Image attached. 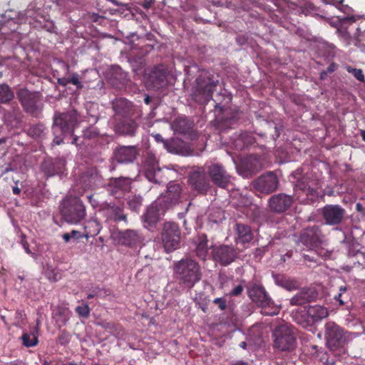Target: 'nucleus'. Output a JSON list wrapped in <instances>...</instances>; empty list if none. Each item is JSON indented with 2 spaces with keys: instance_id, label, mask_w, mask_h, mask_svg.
Masks as SVG:
<instances>
[{
  "instance_id": "obj_3",
  "label": "nucleus",
  "mask_w": 365,
  "mask_h": 365,
  "mask_svg": "<svg viewBox=\"0 0 365 365\" xmlns=\"http://www.w3.org/2000/svg\"><path fill=\"white\" fill-rule=\"evenodd\" d=\"M173 271L179 284L189 289L192 288L201 279L200 264L189 257L175 262Z\"/></svg>"
},
{
  "instance_id": "obj_2",
  "label": "nucleus",
  "mask_w": 365,
  "mask_h": 365,
  "mask_svg": "<svg viewBox=\"0 0 365 365\" xmlns=\"http://www.w3.org/2000/svg\"><path fill=\"white\" fill-rule=\"evenodd\" d=\"M219 83L218 76L210 71H202L195 79L192 88V99L200 105L207 104L212 99L213 92Z\"/></svg>"
},
{
  "instance_id": "obj_58",
  "label": "nucleus",
  "mask_w": 365,
  "mask_h": 365,
  "mask_svg": "<svg viewBox=\"0 0 365 365\" xmlns=\"http://www.w3.org/2000/svg\"><path fill=\"white\" fill-rule=\"evenodd\" d=\"M328 73H327V71H322L320 73V78L322 80H324L327 78Z\"/></svg>"
},
{
  "instance_id": "obj_52",
  "label": "nucleus",
  "mask_w": 365,
  "mask_h": 365,
  "mask_svg": "<svg viewBox=\"0 0 365 365\" xmlns=\"http://www.w3.org/2000/svg\"><path fill=\"white\" fill-rule=\"evenodd\" d=\"M337 68V64L335 63H331L329 65V66L327 68V73H333L334 72Z\"/></svg>"
},
{
  "instance_id": "obj_42",
  "label": "nucleus",
  "mask_w": 365,
  "mask_h": 365,
  "mask_svg": "<svg viewBox=\"0 0 365 365\" xmlns=\"http://www.w3.org/2000/svg\"><path fill=\"white\" fill-rule=\"evenodd\" d=\"M345 68L348 73H351L354 76V78H356L360 82L365 81V77L362 69L355 68L351 67V66H346Z\"/></svg>"
},
{
  "instance_id": "obj_36",
  "label": "nucleus",
  "mask_w": 365,
  "mask_h": 365,
  "mask_svg": "<svg viewBox=\"0 0 365 365\" xmlns=\"http://www.w3.org/2000/svg\"><path fill=\"white\" fill-rule=\"evenodd\" d=\"M308 317L309 316L308 315L307 307L297 309L295 312H293V319L294 322L303 328H307L312 326V322H309L310 319Z\"/></svg>"
},
{
  "instance_id": "obj_24",
  "label": "nucleus",
  "mask_w": 365,
  "mask_h": 365,
  "mask_svg": "<svg viewBox=\"0 0 365 365\" xmlns=\"http://www.w3.org/2000/svg\"><path fill=\"white\" fill-rule=\"evenodd\" d=\"M168 210L162 203L157 204V200L153 202L143 215L144 222L148 226H154L159 220L160 216Z\"/></svg>"
},
{
  "instance_id": "obj_39",
  "label": "nucleus",
  "mask_w": 365,
  "mask_h": 365,
  "mask_svg": "<svg viewBox=\"0 0 365 365\" xmlns=\"http://www.w3.org/2000/svg\"><path fill=\"white\" fill-rule=\"evenodd\" d=\"M4 118L5 120L9 123L14 121H19L21 118V110L17 105L12 108L11 111H7L4 113Z\"/></svg>"
},
{
  "instance_id": "obj_25",
  "label": "nucleus",
  "mask_w": 365,
  "mask_h": 365,
  "mask_svg": "<svg viewBox=\"0 0 365 365\" xmlns=\"http://www.w3.org/2000/svg\"><path fill=\"white\" fill-rule=\"evenodd\" d=\"M119 242L130 247L140 246L143 242V237L137 230H126L118 233Z\"/></svg>"
},
{
  "instance_id": "obj_8",
  "label": "nucleus",
  "mask_w": 365,
  "mask_h": 365,
  "mask_svg": "<svg viewBox=\"0 0 365 365\" xmlns=\"http://www.w3.org/2000/svg\"><path fill=\"white\" fill-rule=\"evenodd\" d=\"M247 294L252 302L264 309L262 312L264 314L273 316L278 314L279 309L272 306L274 302L262 285L250 284L247 286Z\"/></svg>"
},
{
  "instance_id": "obj_31",
  "label": "nucleus",
  "mask_w": 365,
  "mask_h": 365,
  "mask_svg": "<svg viewBox=\"0 0 365 365\" xmlns=\"http://www.w3.org/2000/svg\"><path fill=\"white\" fill-rule=\"evenodd\" d=\"M235 227L237 235L236 242L237 243H249L252 240L253 234L250 226L242 223H237Z\"/></svg>"
},
{
  "instance_id": "obj_63",
  "label": "nucleus",
  "mask_w": 365,
  "mask_h": 365,
  "mask_svg": "<svg viewBox=\"0 0 365 365\" xmlns=\"http://www.w3.org/2000/svg\"><path fill=\"white\" fill-rule=\"evenodd\" d=\"M360 135H361L362 140L365 142V130H361Z\"/></svg>"
},
{
  "instance_id": "obj_20",
  "label": "nucleus",
  "mask_w": 365,
  "mask_h": 365,
  "mask_svg": "<svg viewBox=\"0 0 365 365\" xmlns=\"http://www.w3.org/2000/svg\"><path fill=\"white\" fill-rule=\"evenodd\" d=\"M181 187L179 184L170 182L165 194L157 198V204L162 203L167 209L176 205L180 197Z\"/></svg>"
},
{
  "instance_id": "obj_53",
  "label": "nucleus",
  "mask_w": 365,
  "mask_h": 365,
  "mask_svg": "<svg viewBox=\"0 0 365 365\" xmlns=\"http://www.w3.org/2000/svg\"><path fill=\"white\" fill-rule=\"evenodd\" d=\"M70 235L71 236V238H80L81 237V232L77 230H72L69 232Z\"/></svg>"
},
{
  "instance_id": "obj_14",
  "label": "nucleus",
  "mask_w": 365,
  "mask_h": 365,
  "mask_svg": "<svg viewBox=\"0 0 365 365\" xmlns=\"http://www.w3.org/2000/svg\"><path fill=\"white\" fill-rule=\"evenodd\" d=\"M294 197L285 193H278L272 195L268 200L270 210L277 214L287 211L293 205Z\"/></svg>"
},
{
  "instance_id": "obj_62",
  "label": "nucleus",
  "mask_w": 365,
  "mask_h": 365,
  "mask_svg": "<svg viewBox=\"0 0 365 365\" xmlns=\"http://www.w3.org/2000/svg\"><path fill=\"white\" fill-rule=\"evenodd\" d=\"M144 102L145 104L149 105L151 102V98L149 96H146L144 98Z\"/></svg>"
},
{
  "instance_id": "obj_12",
  "label": "nucleus",
  "mask_w": 365,
  "mask_h": 365,
  "mask_svg": "<svg viewBox=\"0 0 365 365\" xmlns=\"http://www.w3.org/2000/svg\"><path fill=\"white\" fill-rule=\"evenodd\" d=\"M324 240V235L318 226L304 229L299 236V241L309 250L319 247Z\"/></svg>"
},
{
  "instance_id": "obj_35",
  "label": "nucleus",
  "mask_w": 365,
  "mask_h": 365,
  "mask_svg": "<svg viewBox=\"0 0 365 365\" xmlns=\"http://www.w3.org/2000/svg\"><path fill=\"white\" fill-rule=\"evenodd\" d=\"M39 331L38 320L34 331L31 333H24L21 337L22 344L26 347H33L38 344V333Z\"/></svg>"
},
{
  "instance_id": "obj_15",
  "label": "nucleus",
  "mask_w": 365,
  "mask_h": 365,
  "mask_svg": "<svg viewBox=\"0 0 365 365\" xmlns=\"http://www.w3.org/2000/svg\"><path fill=\"white\" fill-rule=\"evenodd\" d=\"M279 181L277 175L272 172H268L259 176L254 181L256 190L265 194L274 192L278 187Z\"/></svg>"
},
{
  "instance_id": "obj_30",
  "label": "nucleus",
  "mask_w": 365,
  "mask_h": 365,
  "mask_svg": "<svg viewBox=\"0 0 365 365\" xmlns=\"http://www.w3.org/2000/svg\"><path fill=\"white\" fill-rule=\"evenodd\" d=\"M195 255L201 260L205 261L209 255L208 239L205 234H200L197 236L195 241Z\"/></svg>"
},
{
  "instance_id": "obj_64",
  "label": "nucleus",
  "mask_w": 365,
  "mask_h": 365,
  "mask_svg": "<svg viewBox=\"0 0 365 365\" xmlns=\"http://www.w3.org/2000/svg\"><path fill=\"white\" fill-rule=\"evenodd\" d=\"M7 141V138H0V145L2 144H5Z\"/></svg>"
},
{
  "instance_id": "obj_57",
  "label": "nucleus",
  "mask_w": 365,
  "mask_h": 365,
  "mask_svg": "<svg viewBox=\"0 0 365 365\" xmlns=\"http://www.w3.org/2000/svg\"><path fill=\"white\" fill-rule=\"evenodd\" d=\"M10 365H25L24 363L21 360H16L11 362Z\"/></svg>"
},
{
  "instance_id": "obj_40",
  "label": "nucleus",
  "mask_w": 365,
  "mask_h": 365,
  "mask_svg": "<svg viewBox=\"0 0 365 365\" xmlns=\"http://www.w3.org/2000/svg\"><path fill=\"white\" fill-rule=\"evenodd\" d=\"M46 128L43 124H36L32 125L28 131V134L34 138H42L45 135Z\"/></svg>"
},
{
  "instance_id": "obj_50",
  "label": "nucleus",
  "mask_w": 365,
  "mask_h": 365,
  "mask_svg": "<svg viewBox=\"0 0 365 365\" xmlns=\"http://www.w3.org/2000/svg\"><path fill=\"white\" fill-rule=\"evenodd\" d=\"M57 83L62 86H66L68 84H71V75L69 77L58 78Z\"/></svg>"
},
{
  "instance_id": "obj_19",
  "label": "nucleus",
  "mask_w": 365,
  "mask_h": 365,
  "mask_svg": "<svg viewBox=\"0 0 365 365\" xmlns=\"http://www.w3.org/2000/svg\"><path fill=\"white\" fill-rule=\"evenodd\" d=\"M168 71L163 66H155L149 73L147 84L154 90H158L168 84Z\"/></svg>"
},
{
  "instance_id": "obj_22",
  "label": "nucleus",
  "mask_w": 365,
  "mask_h": 365,
  "mask_svg": "<svg viewBox=\"0 0 365 365\" xmlns=\"http://www.w3.org/2000/svg\"><path fill=\"white\" fill-rule=\"evenodd\" d=\"M131 181L128 178H111L107 185L108 191L116 198L121 197L122 194L130 189Z\"/></svg>"
},
{
  "instance_id": "obj_28",
  "label": "nucleus",
  "mask_w": 365,
  "mask_h": 365,
  "mask_svg": "<svg viewBox=\"0 0 365 365\" xmlns=\"http://www.w3.org/2000/svg\"><path fill=\"white\" fill-rule=\"evenodd\" d=\"M254 143V138L247 132L235 133L231 138V144L237 150L245 149Z\"/></svg>"
},
{
  "instance_id": "obj_60",
  "label": "nucleus",
  "mask_w": 365,
  "mask_h": 365,
  "mask_svg": "<svg viewBox=\"0 0 365 365\" xmlns=\"http://www.w3.org/2000/svg\"><path fill=\"white\" fill-rule=\"evenodd\" d=\"M155 138L158 142H163V138L160 134L155 135Z\"/></svg>"
},
{
  "instance_id": "obj_1",
  "label": "nucleus",
  "mask_w": 365,
  "mask_h": 365,
  "mask_svg": "<svg viewBox=\"0 0 365 365\" xmlns=\"http://www.w3.org/2000/svg\"><path fill=\"white\" fill-rule=\"evenodd\" d=\"M79 115L76 110L71 109L63 113H56L53 116L52 126L54 135L53 143L56 145H61L63 140L69 137L72 140L71 144L79 145L78 137L73 136L74 130L78 123Z\"/></svg>"
},
{
  "instance_id": "obj_18",
  "label": "nucleus",
  "mask_w": 365,
  "mask_h": 365,
  "mask_svg": "<svg viewBox=\"0 0 365 365\" xmlns=\"http://www.w3.org/2000/svg\"><path fill=\"white\" fill-rule=\"evenodd\" d=\"M346 210L339 205H327L322 210V215L327 225H337L340 224Z\"/></svg>"
},
{
  "instance_id": "obj_34",
  "label": "nucleus",
  "mask_w": 365,
  "mask_h": 365,
  "mask_svg": "<svg viewBox=\"0 0 365 365\" xmlns=\"http://www.w3.org/2000/svg\"><path fill=\"white\" fill-rule=\"evenodd\" d=\"M242 167L247 174L252 175L262 169V163L258 156L251 155L243 163Z\"/></svg>"
},
{
  "instance_id": "obj_6",
  "label": "nucleus",
  "mask_w": 365,
  "mask_h": 365,
  "mask_svg": "<svg viewBox=\"0 0 365 365\" xmlns=\"http://www.w3.org/2000/svg\"><path fill=\"white\" fill-rule=\"evenodd\" d=\"M60 212L66 222L77 224L83 220L86 212L83 202L77 197L68 196L60 205Z\"/></svg>"
},
{
  "instance_id": "obj_55",
  "label": "nucleus",
  "mask_w": 365,
  "mask_h": 365,
  "mask_svg": "<svg viewBox=\"0 0 365 365\" xmlns=\"http://www.w3.org/2000/svg\"><path fill=\"white\" fill-rule=\"evenodd\" d=\"M62 237L66 242H68L71 239V236L70 235L69 232L64 233Z\"/></svg>"
},
{
  "instance_id": "obj_43",
  "label": "nucleus",
  "mask_w": 365,
  "mask_h": 365,
  "mask_svg": "<svg viewBox=\"0 0 365 365\" xmlns=\"http://www.w3.org/2000/svg\"><path fill=\"white\" fill-rule=\"evenodd\" d=\"M100 327L104 329L106 331H109L110 333L113 334L118 329L119 325L112 322H106L102 321L98 324Z\"/></svg>"
},
{
  "instance_id": "obj_9",
  "label": "nucleus",
  "mask_w": 365,
  "mask_h": 365,
  "mask_svg": "<svg viewBox=\"0 0 365 365\" xmlns=\"http://www.w3.org/2000/svg\"><path fill=\"white\" fill-rule=\"evenodd\" d=\"M16 96L24 111L32 116H37L41 110V93L21 88L17 91Z\"/></svg>"
},
{
  "instance_id": "obj_33",
  "label": "nucleus",
  "mask_w": 365,
  "mask_h": 365,
  "mask_svg": "<svg viewBox=\"0 0 365 365\" xmlns=\"http://www.w3.org/2000/svg\"><path fill=\"white\" fill-rule=\"evenodd\" d=\"M65 163L61 160H56L53 163L44 162L42 168L45 174L48 176L61 174L63 172Z\"/></svg>"
},
{
  "instance_id": "obj_27",
  "label": "nucleus",
  "mask_w": 365,
  "mask_h": 365,
  "mask_svg": "<svg viewBox=\"0 0 365 365\" xmlns=\"http://www.w3.org/2000/svg\"><path fill=\"white\" fill-rule=\"evenodd\" d=\"M138 125L133 119L123 118L115 125L114 129L116 133L123 135L133 136L137 130Z\"/></svg>"
},
{
  "instance_id": "obj_11",
  "label": "nucleus",
  "mask_w": 365,
  "mask_h": 365,
  "mask_svg": "<svg viewBox=\"0 0 365 365\" xmlns=\"http://www.w3.org/2000/svg\"><path fill=\"white\" fill-rule=\"evenodd\" d=\"M211 250L212 259L223 267L230 265L238 256L237 249L227 245H211Z\"/></svg>"
},
{
  "instance_id": "obj_16",
  "label": "nucleus",
  "mask_w": 365,
  "mask_h": 365,
  "mask_svg": "<svg viewBox=\"0 0 365 365\" xmlns=\"http://www.w3.org/2000/svg\"><path fill=\"white\" fill-rule=\"evenodd\" d=\"M188 182L191 189L198 194H206L210 187V180L204 170H197L192 172Z\"/></svg>"
},
{
  "instance_id": "obj_44",
  "label": "nucleus",
  "mask_w": 365,
  "mask_h": 365,
  "mask_svg": "<svg viewBox=\"0 0 365 365\" xmlns=\"http://www.w3.org/2000/svg\"><path fill=\"white\" fill-rule=\"evenodd\" d=\"M141 205V200L137 197H133L132 199L128 201V208L135 212H138Z\"/></svg>"
},
{
  "instance_id": "obj_41",
  "label": "nucleus",
  "mask_w": 365,
  "mask_h": 365,
  "mask_svg": "<svg viewBox=\"0 0 365 365\" xmlns=\"http://www.w3.org/2000/svg\"><path fill=\"white\" fill-rule=\"evenodd\" d=\"M346 287H341L339 288V293L334 297V299L338 301L340 305L345 304L349 299V297L346 294Z\"/></svg>"
},
{
  "instance_id": "obj_51",
  "label": "nucleus",
  "mask_w": 365,
  "mask_h": 365,
  "mask_svg": "<svg viewBox=\"0 0 365 365\" xmlns=\"http://www.w3.org/2000/svg\"><path fill=\"white\" fill-rule=\"evenodd\" d=\"M26 237L24 235H22L21 236V244H22V246L24 247V249L25 250L27 254H31V252L29 249V245L28 243V242L26 240Z\"/></svg>"
},
{
  "instance_id": "obj_45",
  "label": "nucleus",
  "mask_w": 365,
  "mask_h": 365,
  "mask_svg": "<svg viewBox=\"0 0 365 365\" xmlns=\"http://www.w3.org/2000/svg\"><path fill=\"white\" fill-rule=\"evenodd\" d=\"M75 310L80 317L88 318L90 315L91 309L87 304L76 307Z\"/></svg>"
},
{
  "instance_id": "obj_5",
  "label": "nucleus",
  "mask_w": 365,
  "mask_h": 365,
  "mask_svg": "<svg viewBox=\"0 0 365 365\" xmlns=\"http://www.w3.org/2000/svg\"><path fill=\"white\" fill-rule=\"evenodd\" d=\"M325 339L328 349L331 351L345 353V346L349 341V333L334 322L325 324Z\"/></svg>"
},
{
  "instance_id": "obj_47",
  "label": "nucleus",
  "mask_w": 365,
  "mask_h": 365,
  "mask_svg": "<svg viewBox=\"0 0 365 365\" xmlns=\"http://www.w3.org/2000/svg\"><path fill=\"white\" fill-rule=\"evenodd\" d=\"M213 303L217 304L220 310L224 311L227 308V301L222 297L215 298Z\"/></svg>"
},
{
  "instance_id": "obj_17",
  "label": "nucleus",
  "mask_w": 365,
  "mask_h": 365,
  "mask_svg": "<svg viewBox=\"0 0 365 365\" xmlns=\"http://www.w3.org/2000/svg\"><path fill=\"white\" fill-rule=\"evenodd\" d=\"M207 173L212 182L220 187L225 188L230 182V175L220 164L213 163L209 165Z\"/></svg>"
},
{
  "instance_id": "obj_56",
  "label": "nucleus",
  "mask_w": 365,
  "mask_h": 365,
  "mask_svg": "<svg viewBox=\"0 0 365 365\" xmlns=\"http://www.w3.org/2000/svg\"><path fill=\"white\" fill-rule=\"evenodd\" d=\"M12 190L13 193L15 195H19L21 193V189L17 186L13 187Z\"/></svg>"
},
{
  "instance_id": "obj_23",
  "label": "nucleus",
  "mask_w": 365,
  "mask_h": 365,
  "mask_svg": "<svg viewBox=\"0 0 365 365\" xmlns=\"http://www.w3.org/2000/svg\"><path fill=\"white\" fill-rule=\"evenodd\" d=\"M317 297L318 292L315 288H303L291 298L290 304L292 306H302L305 304L315 301Z\"/></svg>"
},
{
  "instance_id": "obj_29",
  "label": "nucleus",
  "mask_w": 365,
  "mask_h": 365,
  "mask_svg": "<svg viewBox=\"0 0 365 365\" xmlns=\"http://www.w3.org/2000/svg\"><path fill=\"white\" fill-rule=\"evenodd\" d=\"M115 116L127 118L130 115L132 104L124 98H115L112 102Z\"/></svg>"
},
{
  "instance_id": "obj_46",
  "label": "nucleus",
  "mask_w": 365,
  "mask_h": 365,
  "mask_svg": "<svg viewBox=\"0 0 365 365\" xmlns=\"http://www.w3.org/2000/svg\"><path fill=\"white\" fill-rule=\"evenodd\" d=\"M71 84L75 86L77 89H82L83 83L79 80V75L77 73L71 74Z\"/></svg>"
},
{
  "instance_id": "obj_7",
  "label": "nucleus",
  "mask_w": 365,
  "mask_h": 365,
  "mask_svg": "<svg viewBox=\"0 0 365 365\" xmlns=\"http://www.w3.org/2000/svg\"><path fill=\"white\" fill-rule=\"evenodd\" d=\"M319 188V182L317 180L304 176L294 186V195L301 203L310 204L318 199Z\"/></svg>"
},
{
  "instance_id": "obj_54",
  "label": "nucleus",
  "mask_w": 365,
  "mask_h": 365,
  "mask_svg": "<svg viewBox=\"0 0 365 365\" xmlns=\"http://www.w3.org/2000/svg\"><path fill=\"white\" fill-rule=\"evenodd\" d=\"M155 0H145L143 7L145 9H149L151 5L154 3Z\"/></svg>"
},
{
  "instance_id": "obj_48",
  "label": "nucleus",
  "mask_w": 365,
  "mask_h": 365,
  "mask_svg": "<svg viewBox=\"0 0 365 365\" xmlns=\"http://www.w3.org/2000/svg\"><path fill=\"white\" fill-rule=\"evenodd\" d=\"M243 289V286L242 284H238L230 291L229 294L231 297H237L242 294Z\"/></svg>"
},
{
  "instance_id": "obj_59",
  "label": "nucleus",
  "mask_w": 365,
  "mask_h": 365,
  "mask_svg": "<svg viewBox=\"0 0 365 365\" xmlns=\"http://www.w3.org/2000/svg\"><path fill=\"white\" fill-rule=\"evenodd\" d=\"M215 108L216 110H219L220 113H222V110H223L222 107L220 105V103H215Z\"/></svg>"
},
{
  "instance_id": "obj_26",
  "label": "nucleus",
  "mask_w": 365,
  "mask_h": 365,
  "mask_svg": "<svg viewBox=\"0 0 365 365\" xmlns=\"http://www.w3.org/2000/svg\"><path fill=\"white\" fill-rule=\"evenodd\" d=\"M137 155L138 150L135 146H120L114 153L115 159L118 163H131Z\"/></svg>"
},
{
  "instance_id": "obj_61",
  "label": "nucleus",
  "mask_w": 365,
  "mask_h": 365,
  "mask_svg": "<svg viewBox=\"0 0 365 365\" xmlns=\"http://www.w3.org/2000/svg\"><path fill=\"white\" fill-rule=\"evenodd\" d=\"M59 341L61 344H65L67 341L63 334L59 336Z\"/></svg>"
},
{
  "instance_id": "obj_37",
  "label": "nucleus",
  "mask_w": 365,
  "mask_h": 365,
  "mask_svg": "<svg viewBox=\"0 0 365 365\" xmlns=\"http://www.w3.org/2000/svg\"><path fill=\"white\" fill-rule=\"evenodd\" d=\"M274 282L278 286L283 287L289 291L297 288V282L284 274H275L274 276Z\"/></svg>"
},
{
  "instance_id": "obj_32",
  "label": "nucleus",
  "mask_w": 365,
  "mask_h": 365,
  "mask_svg": "<svg viewBox=\"0 0 365 365\" xmlns=\"http://www.w3.org/2000/svg\"><path fill=\"white\" fill-rule=\"evenodd\" d=\"M307 308L308 315L309 316L312 324L322 320L328 316L327 308L320 305L309 306Z\"/></svg>"
},
{
  "instance_id": "obj_49",
  "label": "nucleus",
  "mask_w": 365,
  "mask_h": 365,
  "mask_svg": "<svg viewBox=\"0 0 365 365\" xmlns=\"http://www.w3.org/2000/svg\"><path fill=\"white\" fill-rule=\"evenodd\" d=\"M87 199L93 208L98 207L100 209V205L101 204H100L98 200L96 198L95 195H88Z\"/></svg>"
},
{
  "instance_id": "obj_13",
  "label": "nucleus",
  "mask_w": 365,
  "mask_h": 365,
  "mask_svg": "<svg viewBox=\"0 0 365 365\" xmlns=\"http://www.w3.org/2000/svg\"><path fill=\"white\" fill-rule=\"evenodd\" d=\"M100 212L106 217V222H127V215L124 213L123 206L112 202H103L100 205Z\"/></svg>"
},
{
  "instance_id": "obj_4",
  "label": "nucleus",
  "mask_w": 365,
  "mask_h": 365,
  "mask_svg": "<svg viewBox=\"0 0 365 365\" xmlns=\"http://www.w3.org/2000/svg\"><path fill=\"white\" fill-rule=\"evenodd\" d=\"M273 349L281 352H290L297 347V337L293 327L287 324L277 326L272 331Z\"/></svg>"
},
{
  "instance_id": "obj_38",
  "label": "nucleus",
  "mask_w": 365,
  "mask_h": 365,
  "mask_svg": "<svg viewBox=\"0 0 365 365\" xmlns=\"http://www.w3.org/2000/svg\"><path fill=\"white\" fill-rule=\"evenodd\" d=\"M14 97V92L7 84H0V103H7L10 102Z\"/></svg>"
},
{
  "instance_id": "obj_21",
  "label": "nucleus",
  "mask_w": 365,
  "mask_h": 365,
  "mask_svg": "<svg viewBox=\"0 0 365 365\" xmlns=\"http://www.w3.org/2000/svg\"><path fill=\"white\" fill-rule=\"evenodd\" d=\"M143 170L145 178L150 181L159 183L160 180L158 175L161 172V169L158 165V162L154 155L148 153L143 162Z\"/></svg>"
},
{
  "instance_id": "obj_10",
  "label": "nucleus",
  "mask_w": 365,
  "mask_h": 365,
  "mask_svg": "<svg viewBox=\"0 0 365 365\" xmlns=\"http://www.w3.org/2000/svg\"><path fill=\"white\" fill-rule=\"evenodd\" d=\"M162 240L167 252H173L179 247L180 230L177 223L168 222L164 224Z\"/></svg>"
}]
</instances>
